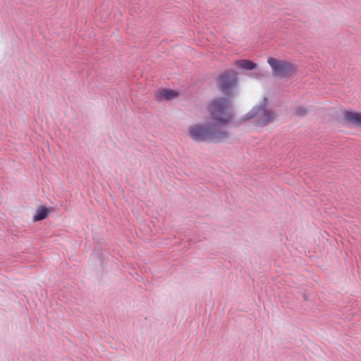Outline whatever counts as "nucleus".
Returning <instances> with one entry per match:
<instances>
[{
    "label": "nucleus",
    "instance_id": "f257e3e1",
    "mask_svg": "<svg viewBox=\"0 0 361 361\" xmlns=\"http://www.w3.org/2000/svg\"><path fill=\"white\" fill-rule=\"evenodd\" d=\"M207 111L214 123L208 122L190 126L189 136L197 142H219L225 140L228 133L221 130L219 126L226 125L233 120L231 102L226 98H215L209 103Z\"/></svg>",
    "mask_w": 361,
    "mask_h": 361
},
{
    "label": "nucleus",
    "instance_id": "7ed1b4c3",
    "mask_svg": "<svg viewBox=\"0 0 361 361\" xmlns=\"http://www.w3.org/2000/svg\"><path fill=\"white\" fill-rule=\"evenodd\" d=\"M266 102L267 99H264V104L254 108L247 115V119L256 117L257 125L260 127L265 126L273 122L277 117V114L276 112L266 109Z\"/></svg>",
    "mask_w": 361,
    "mask_h": 361
},
{
    "label": "nucleus",
    "instance_id": "423d86ee",
    "mask_svg": "<svg viewBox=\"0 0 361 361\" xmlns=\"http://www.w3.org/2000/svg\"><path fill=\"white\" fill-rule=\"evenodd\" d=\"M343 119L345 122L361 127V113L360 112L344 111L343 113Z\"/></svg>",
    "mask_w": 361,
    "mask_h": 361
},
{
    "label": "nucleus",
    "instance_id": "20e7f679",
    "mask_svg": "<svg viewBox=\"0 0 361 361\" xmlns=\"http://www.w3.org/2000/svg\"><path fill=\"white\" fill-rule=\"evenodd\" d=\"M237 84V73L234 71H226L220 75L217 79L219 89L226 95L232 94V90Z\"/></svg>",
    "mask_w": 361,
    "mask_h": 361
},
{
    "label": "nucleus",
    "instance_id": "6e6552de",
    "mask_svg": "<svg viewBox=\"0 0 361 361\" xmlns=\"http://www.w3.org/2000/svg\"><path fill=\"white\" fill-rule=\"evenodd\" d=\"M235 65L239 68L245 70H253L257 66L256 63L247 59L237 60L235 61Z\"/></svg>",
    "mask_w": 361,
    "mask_h": 361
},
{
    "label": "nucleus",
    "instance_id": "1a4fd4ad",
    "mask_svg": "<svg viewBox=\"0 0 361 361\" xmlns=\"http://www.w3.org/2000/svg\"><path fill=\"white\" fill-rule=\"evenodd\" d=\"M307 113V109L303 106H298L295 110V114L298 116H303Z\"/></svg>",
    "mask_w": 361,
    "mask_h": 361
},
{
    "label": "nucleus",
    "instance_id": "f03ea898",
    "mask_svg": "<svg viewBox=\"0 0 361 361\" xmlns=\"http://www.w3.org/2000/svg\"><path fill=\"white\" fill-rule=\"evenodd\" d=\"M267 63L270 66L273 75L279 78L292 77L296 71L295 66L285 60H279L273 57L267 59Z\"/></svg>",
    "mask_w": 361,
    "mask_h": 361
},
{
    "label": "nucleus",
    "instance_id": "39448f33",
    "mask_svg": "<svg viewBox=\"0 0 361 361\" xmlns=\"http://www.w3.org/2000/svg\"><path fill=\"white\" fill-rule=\"evenodd\" d=\"M179 92L177 90L171 89H160L157 90L155 92V97L159 101L162 100H172L179 96Z\"/></svg>",
    "mask_w": 361,
    "mask_h": 361
},
{
    "label": "nucleus",
    "instance_id": "0eeeda50",
    "mask_svg": "<svg viewBox=\"0 0 361 361\" xmlns=\"http://www.w3.org/2000/svg\"><path fill=\"white\" fill-rule=\"evenodd\" d=\"M51 211V209L47 208L45 207H39L36 210L35 214L33 216L34 221H39L46 219Z\"/></svg>",
    "mask_w": 361,
    "mask_h": 361
}]
</instances>
